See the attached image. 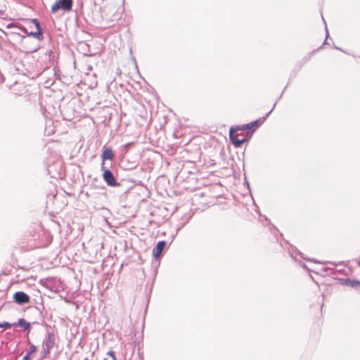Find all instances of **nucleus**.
<instances>
[{
	"label": "nucleus",
	"instance_id": "obj_1",
	"mask_svg": "<svg viewBox=\"0 0 360 360\" xmlns=\"http://www.w3.org/2000/svg\"><path fill=\"white\" fill-rule=\"evenodd\" d=\"M243 135V132L236 133V129L231 127L229 129V139L231 143L236 147L240 148L243 143L248 141L251 138V134L247 133L245 137L239 139L240 136Z\"/></svg>",
	"mask_w": 360,
	"mask_h": 360
},
{
	"label": "nucleus",
	"instance_id": "obj_2",
	"mask_svg": "<svg viewBox=\"0 0 360 360\" xmlns=\"http://www.w3.org/2000/svg\"><path fill=\"white\" fill-rule=\"evenodd\" d=\"M39 51L40 53H42V56H40V59L42 62L46 63V67H44L42 69V70L39 71L34 75H32V78L39 77L43 72V71H44L46 68H49V65H51L52 64V60L54 58V55H53V52L51 50H43L39 49Z\"/></svg>",
	"mask_w": 360,
	"mask_h": 360
},
{
	"label": "nucleus",
	"instance_id": "obj_3",
	"mask_svg": "<svg viewBox=\"0 0 360 360\" xmlns=\"http://www.w3.org/2000/svg\"><path fill=\"white\" fill-rule=\"evenodd\" d=\"M55 338L53 333L47 331L46 336L43 341V351L41 353V357H46L51 351V349L54 346Z\"/></svg>",
	"mask_w": 360,
	"mask_h": 360
},
{
	"label": "nucleus",
	"instance_id": "obj_4",
	"mask_svg": "<svg viewBox=\"0 0 360 360\" xmlns=\"http://www.w3.org/2000/svg\"><path fill=\"white\" fill-rule=\"evenodd\" d=\"M72 0H57L51 6V12L56 13L59 9L70 11L72 8Z\"/></svg>",
	"mask_w": 360,
	"mask_h": 360
},
{
	"label": "nucleus",
	"instance_id": "obj_5",
	"mask_svg": "<svg viewBox=\"0 0 360 360\" xmlns=\"http://www.w3.org/2000/svg\"><path fill=\"white\" fill-rule=\"evenodd\" d=\"M101 171H103V178L105 183L110 186H117L119 184L117 182L114 174L108 168L105 167V163L101 164Z\"/></svg>",
	"mask_w": 360,
	"mask_h": 360
},
{
	"label": "nucleus",
	"instance_id": "obj_6",
	"mask_svg": "<svg viewBox=\"0 0 360 360\" xmlns=\"http://www.w3.org/2000/svg\"><path fill=\"white\" fill-rule=\"evenodd\" d=\"M275 106H276V103H274V105L273 106V108L269 112H268L265 115V116H264L262 117H260L259 119L249 123L250 124V131H248L249 134H252L262 123L264 122V121L266 120V118L269 116V115L273 111V110L275 108Z\"/></svg>",
	"mask_w": 360,
	"mask_h": 360
},
{
	"label": "nucleus",
	"instance_id": "obj_7",
	"mask_svg": "<svg viewBox=\"0 0 360 360\" xmlns=\"http://www.w3.org/2000/svg\"><path fill=\"white\" fill-rule=\"evenodd\" d=\"M14 302L18 304H27L30 302V296L22 291H18L13 295Z\"/></svg>",
	"mask_w": 360,
	"mask_h": 360
},
{
	"label": "nucleus",
	"instance_id": "obj_8",
	"mask_svg": "<svg viewBox=\"0 0 360 360\" xmlns=\"http://www.w3.org/2000/svg\"><path fill=\"white\" fill-rule=\"evenodd\" d=\"M81 49H79V51L82 52V53L84 55V56H96V54H98L100 53H101L103 50V46H98L97 47V49L96 51H92L91 49H90V46H79Z\"/></svg>",
	"mask_w": 360,
	"mask_h": 360
},
{
	"label": "nucleus",
	"instance_id": "obj_9",
	"mask_svg": "<svg viewBox=\"0 0 360 360\" xmlns=\"http://www.w3.org/2000/svg\"><path fill=\"white\" fill-rule=\"evenodd\" d=\"M32 22L34 25L36 31L31 32L28 34L33 36L38 39H42V30L39 22L37 19H32Z\"/></svg>",
	"mask_w": 360,
	"mask_h": 360
},
{
	"label": "nucleus",
	"instance_id": "obj_10",
	"mask_svg": "<svg viewBox=\"0 0 360 360\" xmlns=\"http://www.w3.org/2000/svg\"><path fill=\"white\" fill-rule=\"evenodd\" d=\"M340 281L342 285L349 286L355 289H360V281L352 280L350 278H342Z\"/></svg>",
	"mask_w": 360,
	"mask_h": 360
},
{
	"label": "nucleus",
	"instance_id": "obj_11",
	"mask_svg": "<svg viewBox=\"0 0 360 360\" xmlns=\"http://www.w3.org/2000/svg\"><path fill=\"white\" fill-rule=\"evenodd\" d=\"M166 242L164 240L159 241L156 246L153 248V254L155 258L158 259L162 254V252L166 246Z\"/></svg>",
	"mask_w": 360,
	"mask_h": 360
},
{
	"label": "nucleus",
	"instance_id": "obj_12",
	"mask_svg": "<svg viewBox=\"0 0 360 360\" xmlns=\"http://www.w3.org/2000/svg\"><path fill=\"white\" fill-rule=\"evenodd\" d=\"M113 158L114 153L112 150L110 148L104 147L103 148V153L101 154V159L103 162L104 163V161L106 160H112Z\"/></svg>",
	"mask_w": 360,
	"mask_h": 360
},
{
	"label": "nucleus",
	"instance_id": "obj_13",
	"mask_svg": "<svg viewBox=\"0 0 360 360\" xmlns=\"http://www.w3.org/2000/svg\"><path fill=\"white\" fill-rule=\"evenodd\" d=\"M13 325L14 327H22L25 330H27V334H29L31 325L25 319H20L18 322L13 323Z\"/></svg>",
	"mask_w": 360,
	"mask_h": 360
},
{
	"label": "nucleus",
	"instance_id": "obj_14",
	"mask_svg": "<svg viewBox=\"0 0 360 360\" xmlns=\"http://www.w3.org/2000/svg\"><path fill=\"white\" fill-rule=\"evenodd\" d=\"M234 129H236V132L240 131H245V130H250V124H243L242 126H236L234 127Z\"/></svg>",
	"mask_w": 360,
	"mask_h": 360
},
{
	"label": "nucleus",
	"instance_id": "obj_15",
	"mask_svg": "<svg viewBox=\"0 0 360 360\" xmlns=\"http://www.w3.org/2000/svg\"><path fill=\"white\" fill-rule=\"evenodd\" d=\"M36 352V347L33 345V344H31L30 346V348L28 349V351L27 352L26 354L25 355H27V356L30 358V356Z\"/></svg>",
	"mask_w": 360,
	"mask_h": 360
},
{
	"label": "nucleus",
	"instance_id": "obj_16",
	"mask_svg": "<svg viewBox=\"0 0 360 360\" xmlns=\"http://www.w3.org/2000/svg\"><path fill=\"white\" fill-rule=\"evenodd\" d=\"M48 173L51 176V177L57 178L60 177V173H58V176H56V174H55L52 169V166H48L47 167Z\"/></svg>",
	"mask_w": 360,
	"mask_h": 360
},
{
	"label": "nucleus",
	"instance_id": "obj_17",
	"mask_svg": "<svg viewBox=\"0 0 360 360\" xmlns=\"http://www.w3.org/2000/svg\"><path fill=\"white\" fill-rule=\"evenodd\" d=\"M106 357L110 358V359L117 360L115 353L112 350L108 351L106 353Z\"/></svg>",
	"mask_w": 360,
	"mask_h": 360
},
{
	"label": "nucleus",
	"instance_id": "obj_18",
	"mask_svg": "<svg viewBox=\"0 0 360 360\" xmlns=\"http://www.w3.org/2000/svg\"><path fill=\"white\" fill-rule=\"evenodd\" d=\"M12 326H13V323H10L6 322V321L1 323V328H4V329L10 328Z\"/></svg>",
	"mask_w": 360,
	"mask_h": 360
},
{
	"label": "nucleus",
	"instance_id": "obj_19",
	"mask_svg": "<svg viewBox=\"0 0 360 360\" xmlns=\"http://www.w3.org/2000/svg\"><path fill=\"white\" fill-rule=\"evenodd\" d=\"M21 51H24V50H21ZM37 51H38V49H37L25 50V52H30V53H34Z\"/></svg>",
	"mask_w": 360,
	"mask_h": 360
},
{
	"label": "nucleus",
	"instance_id": "obj_20",
	"mask_svg": "<svg viewBox=\"0 0 360 360\" xmlns=\"http://www.w3.org/2000/svg\"><path fill=\"white\" fill-rule=\"evenodd\" d=\"M334 47H335L336 49H338V50H339V51H342V52H343V53H348V54H349L347 51H345V50H344V49H342L340 48L339 46H334Z\"/></svg>",
	"mask_w": 360,
	"mask_h": 360
},
{
	"label": "nucleus",
	"instance_id": "obj_21",
	"mask_svg": "<svg viewBox=\"0 0 360 360\" xmlns=\"http://www.w3.org/2000/svg\"><path fill=\"white\" fill-rule=\"evenodd\" d=\"M300 264L301 266H302L304 269L309 270V269L307 268V265L304 263L300 262Z\"/></svg>",
	"mask_w": 360,
	"mask_h": 360
},
{
	"label": "nucleus",
	"instance_id": "obj_22",
	"mask_svg": "<svg viewBox=\"0 0 360 360\" xmlns=\"http://www.w3.org/2000/svg\"><path fill=\"white\" fill-rule=\"evenodd\" d=\"M322 45H323V46L329 45V44L327 41V37L326 38L325 41L323 42Z\"/></svg>",
	"mask_w": 360,
	"mask_h": 360
},
{
	"label": "nucleus",
	"instance_id": "obj_23",
	"mask_svg": "<svg viewBox=\"0 0 360 360\" xmlns=\"http://www.w3.org/2000/svg\"><path fill=\"white\" fill-rule=\"evenodd\" d=\"M30 358L27 356V355H25L24 357L22 358V360H29Z\"/></svg>",
	"mask_w": 360,
	"mask_h": 360
},
{
	"label": "nucleus",
	"instance_id": "obj_24",
	"mask_svg": "<svg viewBox=\"0 0 360 360\" xmlns=\"http://www.w3.org/2000/svg\"><path fill=\"white\" fill-rule=\"evenodd\" d=\"M323 46H319V48H318L317 49L314 50L312 53H315L318 51H319L321 49H322Z\"/></svg>",
	"mask_w": 360,
	"mask_h": 360
},
{
	"label": "nucleus",
	"instance_id": "obj_25",
	"mask_svg": "<svg viewBox=\"0 0 360 360\" xmlns=\"http://www.w3.org/2000/svg\"><path fill=\"white\" fill-rule=\"evenodd\" d=\"M4 14V11L0 10V18H1V16L3 15Z\"/></svg>",
	"mask_w": 360,
	"mask_h": 360
},
{
	"label": "nucleus",
	"instance_id": "obj_26",
	"mask_svg": "<svg viewBox=\"0 0 360 360\" xmlns=\"http://www.w3.org/2000/svg\"><path fill=\"white\" fill-rule=\"evenodd\" d=\"M297 255H300L301 257H302V258H303V257H302V253H301V252H297Z\"/></svg>",
	"mask_w": 360,
	"mask_h": 360
},
{
	"label": "nucleus",
	"instance_id": "obj_27",
	"mask_svg": "<svg viewBox=\"0 0 360 360\" xmlns=\"http://www.w3.org/2000/svg\"><path fill=\"white\" fill-rule=\"evenodd\" d=\"M132 60H133V61L136 63V59H135V58H134V57H132Z\"/></svg>",
	"mask_w": 360,
	"mask_h": 360
},
{
	"label": "nucleus",
	"instance_id": "obj_28",
	"mask_svg": "<svg viewBox=\"0 0 360 360\" xmlns=\"http://www.w3.org/2000/svg\"><path fill=\"white\" fill-rule=\"evenodd\" d=\"M245 135H244V134H243V135L240 136L239 137H242V138H243V137H245Z\"/></svg>",
	"mask_w": 360,
	"mask_h": 360
},
{
	"label": "nucleus",
	"instance_id": "obj_29",
	"mask_svg": "<svg viewBox=\"0 0 360 360\" xmlns=\"http://www.w3.org/2000/svg\"><path fill=\"white\" fill-rule=\"evenodd\" d=\"M58 165H59V166L61 167V162H58Z\"/></svg>",
	"mask_w": 360,
	"mask_h": 360
},
{
	"label": "nucleus",
	"instance_id": "obj_30",
	"mask_svg": "<svg viewBox=\"0 0 360 360\" xmlns=\"http://www.w3.org/2000/svg\"><path fill=\"white\" fill-rule=\"evenodd\" d=\"M14 58V56H12V55H11V56H10V58H11H11Z\"/></svg>",
	"mask_w": 360,
	"mask_h": 360
},
{
	"label": "nucleus",
	"instance_id": "obj_31",
	"mask_svg": "<svg viewBox=\"0 0 360 360\" xmlns=\"http://www.w3.org/2000/svg\"><path fill=\"white\" fill-rule=\"evenodd\" d=\"M0 328H1V323H0Z\"/></svg>",
	"mask_w": 360,
	"mask_h": 360
},
{
	"label": "nucleus",
	"instance_id": "obj_32",
	"mask_svg": "<svg viewBox=\"0 0 360 360\" xmlns=\"http://www.w3.org/2000/svg\"><path fill=\"white\" fill-rule=\"evenodd\" d=\"M359 265L360 266V261H359Z\"/></svg>",
	"mask_w": 360,
	"mask_h": 360
}]
</instances>
